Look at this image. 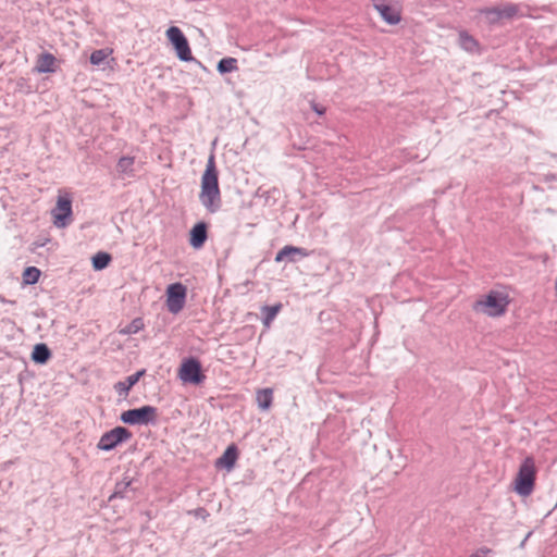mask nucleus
Segmentation results:
<instances>
[{
  "instance_id": "1",
  "label": "nucleus",
  "mask_w": 557,
  "mask_h": 557,
  "mask_svg": "<svg viewBox=\"0 0 557 557\" xmlns=\"http://www.w3.org/2000/svg\"><path fill=\"white\" fill-rule=\"evenodd\" d=\"M199 200L210 213H215L221 209L222 199L219 187V173L213 154L209 157L206 170L201 176Z\"/></svg>"
},
{
  "instance_id": "2",
  "label": "nucleus",
  "mask_w": 557,
  "mask_h": 557,
  "mask_svg": "<svg viewBox=\"0 0 557 557\" xmlns=\"http://www.w3.org/2000/svg\"><path fill=\"white\" fill-rule=\"evenodd\" d=\"M510 304L509 296L499 290H491L484 298L476 300L473 309L487 317L496 318L503 315Z\"/></svg>"
},
{
  "instance_id": "3",
  "label": "nucleus",
  "mask_w": 557,
  "mask_h": 557,
  "mask_svg": "<svg viewBox=\"0 0 557 557\" xmlns=\"http://www.w3.org/2000/svg\"><path fill=\"white\" fill-rule=\"evenodd\" d=\"M535 463L533 458L527 457L519 467L515 480V490L520 496H529L534 490Z\"/></svg>"
},
{
  "instance_id": "4",
  "label": "nucleus",
  "mask_w": 557,
  "mask_h": 557,
  "mask_svg": "<svg viewBox=\"0 0 557 557\" xmlns=\"http://www.w3.org/2000/svg\"><path fill=\"white\" fill-rule=\"evenodd\" d=\"M120 420L129 425H154L158 421V409L153 406H143L122 412Z\"/></svg>"
},
{
  "instance_id": "5",
  "label": "nucleus",
  "mask_w": 557,
  "mask_h": 557,
  "mask_svg": "<svg viewBox=\"0 0 557 557\" xmlns=\"http://www.w3.org/2000/svg\"><path fill=\"white\" fill-rule=\"evenodd\" d=\"M166 38L173 46L176 55L181 61L188 62L194 60L188 40L180 27H169L166 30Z\"/></svg>"
},
{
  "instance_id": "6",
  "label": "nucleus",
  "mask_w": 557,
  "mask_h": 557,
  "mask_svg": "<svg viewBox=\"0 0 557 557\" xmlns=\"http://www.w3.org/2000/svg\"><path fill=\"white\" fill-rule=\"evenodd\" d=\"M132 432L124 426H115L114 429L103 433L97 444V448L103 451H110L120 444L132 438Z\"/></svg>"
},
{
  "instance_id": "7",
  "label": "nucleus",
  "mask_w": 557,
  "mask_h": 557,
  "mask_svg": "<svg viewBox=\"0 0 557 557\" xmlns=\"http://www.w3.org/2000/svg\"><path fill=\"white\" fill-rule=\"evenodd\" d=\"M518 5L507 3L504 7L482 8L479 10L481 15H484L486 22L491 25L498 24L502 20H510L518 14Z\"/></svg>"
},
{
  "instance_id": "8",
  "label": "nucleus",
  "mask_w": 557,
  "mask_h": 557,
  "mask_svg": "<svg viewBox=\"0 0 557 557\" xmlns=\"http://www.w3.org/2000/svg\"><path fill=\"white\" fill-rule=\"evenodd\" d=\"M180 379L185 383L201 384L206 376L202 374L201 363L196 358H188L180 368Z\"/></svg>"
},
{
  "instance_id": "9",
  "label": "nucleus",
  "mask_w": 557,
  "mask_h": 557,
  "mask_svg": "<svg viewBox=\"0 0 557 557\" xmlns=\"http://www.w3.org/2000/svg\"><path fill=\"white\" fill-rule=\"evenodd\" d=\"M186 287L182 283H173L166 289V307L171 313H178L185 305Z\"/></svg>"
},
{
  "instance_id": "10",
  "label": "nucleus",
  "mask_w": 557,
  "mask_h": 557,
  "mask_svg": "<svg viewBox=\"0 0 557 557\" xmlns=\"http://www.w3.org/2000/svg\"><path fill=\"white\" fill-rule=\"evenodd\" d=\"M72 199L69 195L59 196L57 206L52 210L53 224L57 227H65L71 222Z\"/></svg>"
},
{
  "instance_id": "11",
  "label": "nucleus",
  "mask_w": 557,
  "mask_h": 557,
  "mask_svg": "<svg viewBox=\"0 0 557 557\" xmlns=\"http://www.w3.org/2000/svg\"><path fill=\"white\" fill-rule=\"evenodd\" d=\"M137 487L135 486L134 479L124 475L123 479L115 483L113 493L109 496V502L116 498L134 500L136 498Z\"/></svg>"
},
{
  "instance_id": "12",
  "label": "nucleus",
  "mask_w": 557,
  "mask_h": 557,
  "mask_svg": "<svg viewBox=\"0 0 557 557\" xmlns=\"http://www.w3.org/2000/svg\"><path fill=\"white\" fill-rule=\"evenodd\" d=\"M309 252L307 249L295 246H284L275 256V262H297L299 258L308 257Z\"/></svg>"
},
{
  "instance_id": "13",
  "label": "nucleus",
  "mask_w": 557,
  "mask_h": 557,
  "mask_svg": "<svg viewBox=\"0 0 557 557\" xmlns=\"http://www.w3.org/2000/svg\"><path fill=\"white\" fill-rule=\"evenodd\" d=\"M208 238V225L206 222L196 223L189 232V244L193 248H201Z\"/></svg>"
},
{
  "instance_id": "14",
  "label": "nucleus",
  "mask_w": 557,
  "mask_h": 557,
  "mask_svg": "<svg viewBox=\"0 0 557 557\" xmlns=\"http://www.w3.org/2000/svg\"><path fill=\"white\" fill-rule=\"evenodd\" d=\"M373 8L380 13L381 17L388 25H396L401 20V9L403 7H387L384 4L373 5Z\"/></svg>"
},
{
  "instance_id": "15",
  "label": "nucleus",
  "mask_w": 557,
  "mask_h": 557,
  "mask_svg": "<svg viewBox=\"0 0 557 557\" xmlns=\"http://www.w3.org/2000/svg\"><path fill=\"white\" fill-rule=\"evenodd\" d=\"M55 57L50 52H44L38 55L35 70L38 73L55 72Z\"/></svg>"
},
{
  "instance_id": "16",
  "label": "nucleus",
  "mask_w": 557,
  "mask_h": 557,
  "mask_svg": "<svg viewBox=\"0 0 557 557\" xmlns=\"http://www.w3.org/2000/svg\"><path fill=\"white\" fill-rule=\"evenodd\" d=\"M238 457V450L237 447L232 444L230 445L223 453V455L219 458L216 465L222 466L226 468L227 470H231Z\"/></svg>"
},
{
  "instance_id": "17",
  "label": "nucleus",
  "mask_w": 557,
  "mask_h": 557,
  "mask_svg": "<svg viewBox=\"0 0 557 557\" xmlns=\"http://www.w3.org/2000/svg\"><path fill=\"white\" fill-rule=\"evenodd\" d=\"M51 358V350L49 347L44 344L39 343L34 346L33 352H32V360L37 364H46L49 359Z\"/></svg>"
},
{
  "instance_id": "18",
  "label": "nucleus",
  "mask_w": 557,
  "mask_h": 557,
  "mask_svg": "<svg viewBox=\"0 0 557 557\" xmlns=\"http://www.w3.org/2000/svg\"><path fill=\"white\" fill-rule=\"evenodd\" d=\"M282 308L281 304H276L274 306H264L262 307V323L264 326L269 327L273 320L275 319L276 314L280 312Z\"/></svg>"
},
{
  "instance_id": "19",
  "label": "nucleus",
  "mask_w": 557,
  "mask_h": 557,
  "mask_svg": "<svg viewBox=\"0 0 557 557\" xmlns=\"http://www.w3.org/2000/svg\"><path fill=\"white\" fill-rule=\"evenodd\" d=\"M111 260L112 257L110 253L99 251L91 258V264L96 271H101L110 264Z\"/></svg>"
},
{
  "instance_id": "20",
  "label": "nucleus",
  "mask_w": 557,
  "mask_h": 557,
  "mask_svg": "<svg viewBox=\"0 0 557 557\" xmlns=\"http://www.w3.org/2000/svg\"><path fill=\"white\" fill-rule=\"evenodd\" d=\"M459 44L461 48L468 52H474L479 49V42L467 32L459 34Z\"/></svg>"
},
{
  "instance_id": "21",
  "label": "nucleus",
  "mask_w": 557,
  "mask_h": 557,
  "mask_svg": "<svg viewBox=\"0 0 557 557\" xmlns=\"http://www.w3.org/2000/svg\"><path fill=\"white\" fill-rule=\"evenodd\" d=\"M237 69V60L231 57L221 59L216 65V70L220 74H227Z\"/></svg>"
},
{
  "instance_id": "22",
  "label": "nucleus",
  "mask_w": 557,
  "mask_h": 557,
  "mask_svg": "<svg viewBox=\"0 0 557 557\" xmlns=\"http://www.w3.org/2000/svg\"><path fill=\"white\" fill-rule=\"evenodd\" d=\"M135 159L133 157H121L116 164V170L120 174L129 175L133 173Z\"/></svg>"
},
{
  "instance_id": "23",
  "label": "nucleus",
  "mask_w": 557,
  "mask_h": 557,
  "mask_svg": "<svg viewBox=\"0 0 557 557\" xmlns=\"http://www.w3.org/2000/svg\"><path fill=\"white\" fill-rule=\"evenodd\" d=\"M136 384L132 375H128L124 381H119L114 384V389L119 395H127L129 389Z\"/></svg>"
},
{
  "instance_id": "24",
  "label": "nucleus",
  "mask_w": 557,
  "mask_h": 557,
  "mask_svg": "<svg viewBox=\"0 0 557 557\" xmlns=\"http://www.w3.org/2000/svg\"><path fill=\"white\" fill-rule=\"evenodd\" d=\"M40 277V270L36 267H28L24 270L23 281L25 284L33 285L38 282Z\"/></svg>"
},
{
  "instance_id": "25",
  "label": "nucleus",
  "mask_w": 557,
  "mask_h": 557,
  "mask_svg": "<svg viewBox=\"0 0 557 557\" xmlns=\"http://www.w3.org/2000/svg\"><path fill=\"white\" fill-rule=\"evenodd\" d=\"M258 405L262 409H268L272 403V389L265 388L258 392L257 395Z\"/></svg>"
},
{
  "instance_id": "26",
  "label": "nucleus",
  "mask_w": 557,
  "mask_h": 557,
  "mask_svg": "<svg viewBox=\"0 0 557 557\" xmlns=\"http://www.w3.org/2000/svg\"><path fill=\"white\" fill-rule=\"evenodd\" d=\"M145 324L141 318L134 319L129 324H127L123 330H121L122 334L133 335L138 333L144 329Z\"/></svg>"
},
{
  "instance_id": "27",
  "label": "nucleus",
  "mask_w": 557,
  "mask_h": 557,
  "mask_svg": "<svg viewBox=\"0 0 557 557\" xmlns=\"http://www.w3.org/2000/svg\"><path fill=\"white\" fill-rule=\"evenodd\" d=\"M108 52L104 49L95 50L90 54V63L94 65H101L108 58Z\"/></svg>"
},
{
  "instance_id": "28",
  "label": "nucleus",
  "mask_w": 557,
  "mask_h": 557,
  "mask_svg": "<svg viewBox=\"0 0 557 557\" xmlns=\"http://www.w3.org/2000/svg\"><path fill=\"white\" fill-rule=\"evenodd\" d=\"M372 1V4L373 5H380V4H384V5H387V7H403L401 5V0H371Z\"/></svg>"
},
{
  "instance_id": "29",
  "label": "nucleus",
  "mask_w": 557,
  "mask_h": 557,
  "mask_svg": "<svg viewBox=\"0 0 557 557\" xmlns=\"http://www.w3.org/2000/svg\"><path fill=\"white\" fill-rule=\"evenodd\" d=\"M193 513H194V516L202 518V519H206L209 516L207 509L203 507H199V508L193 510Z\"/></svg>"
},
{
  "instance_id": "30",
  "label": "nucleus",
  "mask_w": 557,
  "mask_h": 557,
  "mask_svg": "<svg viewBox=\"0 0 557 557\" xmlns=\"http://www.w3.org/2000/svg\"><path fill=\"white\" fill-rule=\"evenodd\" d=\"M311 109L318 114L323 115L325 113V108L317 102H311Z\"/></svg>"
},
{
  "instance_id": "31",
  "label": "nucleus",
  "mask_w": 557,
  "mask_h": 557,
  "mask_svg": "<svg viewBox=\"0 0 557 557\" xmlns=\"http://www.w3.org/2000/svg\"><path fill=\"white\" fill-rule=\"evenodd\" d=\"M146 373V370L145 369H141L137 372H135L134 374H132V377L134 379V381L137 383L139 381V379Z\"/></svg>"
},
{
  "instance_id": "32",
  "label": "nucleus",
  "mask_w": 557,
  "mask_h": 557,
  "mask_svg": "<svg viewBox=\"0 0 557 557\" xmlns=\"http://www.w3.org/2000/svg\"><path fill=\"white\" fill-rule=\"evenodd\" d=\"M0 301L3 302V304H7V302L15 304V301H13V300H7L2 295H0Z\"/></svg>"
},
{
  "instance_id": "33",
  "label": "nucleus",
  "mask_w": 557,
  "mask_h": 557,
  "mask_svg": "<svg viewBox=\"0 0 557 557\" xmlns=\"http://www.w3.org/2000/svg\"><path fill=\"white\" fill-rule=\"evenodd\" d=\"M470 557H480V556H479V555H476V554H473V555H471Z\"/></svg>"
}]
</instances>
